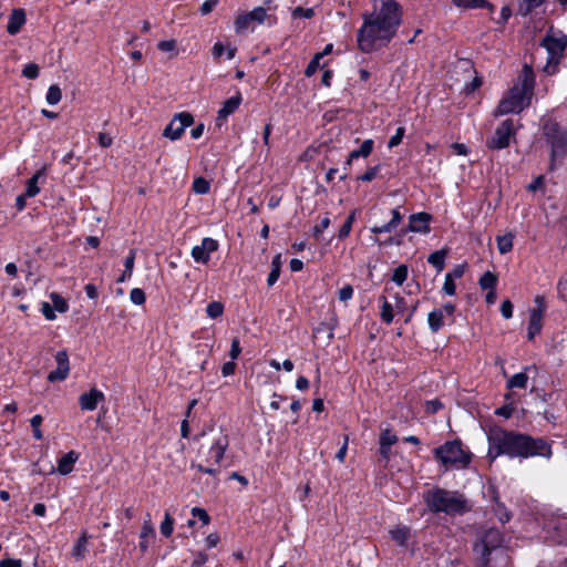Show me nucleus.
Returning a JSON list of instances; mask_svg holds the SVG:
<instances>
[{
    "label": "nucleus",
    "mask_w": 567,
    "mask_h": 567,
    "mask_svg": "<svg viewBox=\"0 0 567 567\" xmlns=\"http://www.w3.org/2000/svg\"><path fill=\"white\" fill-rule=\"evenodd\" d=\"M371 10L362 14L357 32L358 49L363 53L386 48L402 22V8L396 0H370Z\"/></svg>",
    "instance_id": "1"
},
{
    "label": "nucleus",
    "mask_w": 567,
    "mask_h": 567,
    "mask_svg": "<svg viewBox=\"0 0 567 567\" xmlns=\"http://www.w3.org/2000/svg\"><path fill=\"white\" fill-rule=\"evenodd\" d=\"M488 455L494 460L499 455L512 458H528L533 456L551 457L550 445L540 437L506 431L499 426L488 430Z\"/></svg>",
    "instance_id": "2"
},
{
    "label": "nucleus",
    "mask_w": 567,
    "mask_h": 567,
    "mask_svg": "<svg viewBox=\"0 0 567 567\" xmlns=\"http://www.w3.org/2000/svg\"><path fill=\"white\" fill-rule=\"evenodd\" d=\"M535 75L530 65L524 64L520 74L508 93L501 100L495 115L519 113L530 103L534 94Z\"/></svg>",
    "instance_id": "3"
},
{
    "label": "nucleus",
    "mask_w": 567,
    "mask_h": 567,
    "mask_svg": "<svg viewBox=\"0 0 567 567\" xmlns=\"http://www.w3.org/2000/svg\"><path fill=\"white\" fill-rule=\"evenodd\" d=\"M228 445V436L219 433L207 450H199L197 460L190 463V467L199 473L216 477L219 474V465Z\"/></svg>",
    "instance_id": "4"
},
{
    "label": "nucleus",
    "mask_w": 567,
    "mask_h": 567,
    "mask_svg": "<svg viewBox=\"0 0 567 567\" xmlns=\"http://www.w3.org/2000/svg\"><path fill=\"white\" fill-rule=\"evenodd\" d=\"M427 507L433 512H443L447 515L461 514L466 511V503L462 495L445 489L430 491L424 495Z\"/></svg>",
    "instance_id": "5"
},
{
    "label": "nucleus",
    "mask_w": 567,
    "mask_h": 567,
    "mask_svg": "<svg viewBox=\"0 0 567 567\" xmlns=\"http://www.w3.org/2000/svg\"><path fill=\"white\" fill-rule=\"evenodd\" d=\"M435 458L447 470H463L468 466L472 453L464 449L461 441H449L434 450Z\"/></svg>",
    "instance_id": "6"
},
{
    "label": "nucleus",
    "mask_w": 567,
    "mask_h": 567,
    "mask_svg": "<svg viewBox=\"0 0 567 567\" xmlns=\"http://www.w3.org/2000/svg\"><path fill=\"white\" fill-rule=\"evenodd\" d=\"M542 45L548 53L544 71L549 75H554L558 72V64L564 58V52L567 47V35L561 31L550 29L543 39Z\"/></svg>",
    "instance_id": "7"
},
{
    "label": "nucleus",
    "mask_w": 567,
    "mask_h": 567,
    "mask_svg": "<svg viewBox=\"0 0 567 567\" xmlns=\"http://www.w3.org/2000/svg\"><path fill=\"white\" fill-rule=\"evenodd\" d=\"M267 23L272 25L276 23V17L268 13L264 7H256L251 11H244L237 14L234 28L237 34L252 32L257 25Z\"/></svg>",
    "instance_id": "8"
},
{
    "label": "nucleus",
    "mask_w": 567,
    "mask_h": 567,
    "mask_svg": "<svg viewBox=\"0 0 567 567\" xmlns=\"http://www.w3.org/2000/svg\"><path fill=\"white\" fill-rule=\"evenodd\" d=\"M503 543V536L498 529L491 528L484 533L480 542L474 545L475 553L480 556L482 564L488 561V555L492 549L499 547Z\"/></svg>",
    "instance_id": "9"
},
{
    "label": "nucleus",
    "mask_w": 567,
    "mask_h": 567,
    "mask_svg": "<svg viewBox=\"0 0 567 567\" xmlns=\"http://www.w3.org/2000/svg\"><path fill=\"white\" fill-rule=\"evenodd\" d=\"M514 133V122L512 120H505L496 127L494 134L487 140V146L493 150L505 148L509 145Z\"/></svg>",
    "instance_id": "10"
},
{
    "label": "nucleus",
    "mask_w": 567,
    "mask_h": 567,
    "mask_svg": "<svg viewBox=\"0 0 567 567\" xmlns=\"http://www.w3.org/2000/svg\"><path fill=\"white\" fill-rule=\"evenodd\" d=\"M194 122L189 113L183 112L174 116L171 123L165 127L163 135L172 141L181 138L185 130Z\"/></svg>",
    "instance_id": "11"
},
{
    "label": "nucleus",
    "mask_w": 567,
    "mask_h": 567,
    "mask_svg": "<svg viewBox=\"0 0 567 567\" xmlns=\"http://www.w3.org/2000/svg\"><path fill=\"white\" fill-rule=\"evenodd\" d=\"M535 307L529 310V322L527 328V337L533 340L536 334L542 330L543 316L546 309L545 299L542 296H536L534 299Z\"/></svg>",
    "instance_id": "12"
},
{
    "label": "nucleus",
    "mask_w": 567,
    "mask_h": 567,
    "mask_svg": "<svg viewBox=\"0 0 567 567\" xmlns=\"http://www.w3.org/2000/svg\"><path fill=\"white\" fill-rule=\"evenodd\" d=\"M219 245L216 239L205 237L199 245L192 249V257L196 262L206 265L210 260V255L218 249Z\"/></svg>",
    "instance_id": "13"
},
{
    "label": "nucleus",
    "mask_w": 567,
    "mask_h": 567,
    "mask_svg": "<svg viewBox=\"0 0 567 567\" xmlns=\"http://www.w3.org/2000/svg\"><path fill=\"white\" fill-rule=\"evenodd\" d=\"M56 369L48 374L50 382L63 381L70 373V361L66 350L58 351L55 354Z\"/></svg>",
    "instance_id": "14"
},
{
    "label": "nucleus",
    "mask_w": 567,
    "mask_h": 567,
    "mask_svg": "<svg viewBox=\"0 0 567 567\" xmlns=\"http://www.w3.org/2000/svg\"><path fill=\"white\" fill-rule=\"evenodd\" d=\"M105 395L96 388H92L89 392L82 393L79 398V404L83 411H94L97 405L103 402Z\"/></svg>",
    "instance_id": "15"
},
{
    "label": "nucleus",
    "mask_w": 567,
    "mask_h": 567,
    "mask_svg": "<svg viewBox=\"0 0 567 567\" xmlns=\"http://www.w3.org/2000/svg\"><path fill=\"white\" fill-rule=\"evenodd\" d=\"M243 99L240 93H237L236 95L229 97L226 100L223 104V106L219 109L217 117H216V124L218 126L224 125L227 117L231 115L240 105Z\"/></svg>",
    "instance_id": "16"
},
{
    "label": "nucleus",
    "mask_w": 567,
    "mask_h": 567,
    "mask_svg": "<svg viewBox=\"0 0 567 567\" xmlns=\"http://www.w3.org/2000/svg\"><path fill=\"white\" fill-rule=\"evenodd\" d=\"M432 216L427 213L413 214L409 218V230L412 233H430V221Z\"/></svg>",
    "instance_id": "17"
},
{
    "label": "nucleus",
    "mask_w": 567,
    "mask_h": 567,
    "mask_svg": "<svg viewBox=\"0 0 567 567\" xmlns=\"http://www.w3.org/2000/svg\"><path fill=\"white\" fill-rule=\"evenodd\" d=\"M27 21L25 12L23 9H13L7 24V31L9 34H17Z\"/></svg>",
    "instance_id": "18"
},
{
    "label": "nucleus",
    "mask_w": 567,
    "mask_h": 567,
    "mask_svg": "<svg viewBox=\"0 0 567 567\" xmlns=\"http://www.w3.org/2000/svg\"><path fill=\"white\" fill-rule=\"evenodd\" d=\"M79 453L75 451L68 452L58 461L56 471L61 475L70 474L73 471L74 465L79 460Z\"/></svg>",
    "instance_id": "19"
},
{
    "label": "nucleus",
    "mask_w": 567,
    "mask_h": 567,
    "mask_svg": "<svg viewBox=\"0 0 567 567\" xmlns=\"http://www.w3.org/2000/svg\"><path fill=\"white\" fill-rule=\"evenodd\" d=\"M90 538H91V535H89L87 532L84 530L81 533V536L79 537V539L76 540V543L74 544V546L72 548V556L76 560H82L85 558V556L87 554V544H89Z\"/></svg>",
    "instance_id": "20"
},
{
    "label": "nucleus",
    "mask_w": 567,
    "mask_h": 567,
    "mask_svg": "<svg viewBox=\"0 0 567 567\" xmlns=\"http://www.w3.org/2000/svg\"><path fill=\"white\" fill-rule=\"evenodd\" d=\"M45 176V167L39 169L28 182L25 187V196L32 198L40 193L39 182Z\"/></svg>",
    "instance_id": "21"
},
{
    "label": "nucleus",
    "mask_w": 567,
    "mask_h": 567,
    "mask_svg": "<svg viewBox=\"0 0 567 567\" xmlns=\"http://www.w3.org/2000/svg\"><path fill=\"white\" fill-rule=\"evenodd\" d=\"M390 536L391 538L399 545V546H406L408 540L411 537V529L405 525H398L390 529Z\"/></svg>",
    "instance_id": "22"
},
{
    "label": "nucleus",
    "mask_w": 567,
    "mask_h": 567,
    "mask_svg": "<svg viewBox=\"0 0 567 567\" xmlns=\"http://www.w3.org/2000/svg\"><path fill=\"white\" fill-rule=\"evenodd\" d=\"M373 150V141L372 140H365L360 148L353 150L349 153V157L347 161V165H350L353 159H357L359 157H368Z\"/></svg>",
    "instance_id": "23"
},
{
    "label": "nucleus",
    "mask_w": 567,
    "mask_h": 567,
    "mask_svg": "<svg viewBox=\"0 0 567 567\" xmlns=\"http://www.w3.org/2000/svg\"><path fill=\"white\" fill-rule=\"evenodd\" d=\"M445 317L443 315V311H439L437 309H434L431 311L427 316V323L429 328L432 332H437L442 329L444 326Z\"/></svg>",
    "instance_id": "24"
},
{
    "label": "nucleus",
    "mask_w": 567,
    "mask_h": 567,
    "mask_svg": "<svg viewBox=\"0 0 567 567\" xmlns=\"http://www.w3.org/2000/svg\"><path fill=\"white\" fill-rule=\"evenodd\" d=\"M155 536V532L153 526L150 522H145L141 529V542H140V549L144 553L148 548L150 539H153Z\"/></svg>",
    "instance_id": "25"
},
{
    "label": "nucleus",
    "mask_w": 567,
    "mask_h": 567,
    "mask_svg": "<svg viewBox=\"0 0 567 567\" xmlns=\"http://www.w3.org/2000/svg\"><path fill=\"white\" fill-rule=\"evenodd\" d=\"M446 255L447 251L445 249L436 250L429 256L427 262L432 265L437 272H441L445 266Z\"/></svg>",
    "instance_id": "26"
},
{
    "label": "nucleus",
    "mask_w": 567,
    "mask_h": 567,
    "mask_svg": "<svg viewBox=\"0 0 567 567\" xmlns=\"http://www.w3.org/2000/svg\"><path fill=\"white\" fill-rule=\"evenodd\" d=\"M514 235L512 233L497 236V249L502 255L509 252L513 249Z\"/></svg>",
    "instance_id": "27"
},
{
    "label": "nucleus",
    "mask_w": 567,
    "mask_h": 567,
    "mask_svg": "<svg viewBox=\"0 0 567 567\" xmlns=\"http://www.w3.org/2000/svg\"><path fill=\"white\" fill-rule=\"evenodd\" d=\"M280 269H281V255L278 254L274 257L271 261V271L268 275L267 284L268 286H272L276 284L280 276Z\"/></svg>",
    "instance_id": "28"
},
{
    "label": "nucleus",
    "mask_w": 567,
    "mask_h": 567,
    "mask_svg": "<svg viewBox=\"0 0 567 567\" xmlns=\"http://www.w3.org/2000/svg\"><path fill=\"white\" fill-rule=\"evenodd\" d=\"M478 284L483 290H493L496 288V285H497V276L491 271H486L480 278Z\"/></svg>",
    "instance_id": "29"
},
{
    "label": "nucleus",
    "mask_w": 567,
    "mask_h": 567,
    "mask_svg": "<svg viewBox=\"0 0 567 567\" xmlns=\"http://www.w3.org/2000/svg\"><path fill=\"white\" fill-rule=\"evenodd\" d=\"M528 382V375L525 372H519L514 374L508 381H507V388L508 389H525L527 386Z\"/></svg>",
    "instance_id": "30"
},
{
    "label": "nucleus",
    "mask_w": 567,
    "mask_h": 567,
    "mask_svg": "<svg viewBox=\"0 0 567 567\" xmlns=\"http://www.w3.org/2000/svg\"><path fill=\"white\" fill-rule=\"evenodd\" d=\"M224 53H226L228 60H231L235 56L236 49L234 47L225 48L220 42L215 43L213 47L214 58L219 59L220 56H223Z\"/></svg>",
    "instance_id": "31"
},
{
    "label": "nucleus",
    "mask_w": 567,
    "mask_h": 567,
    "mask_svg": "<svg viewBox=\"0 0 567 567\" xmlns=\"http://www.w3.org/2000/svg\"><path fill=\"white\" fill-rule=\"evenodd\" d=\"M456 7L473 9V8H483L488 7L492 9L493 7L485 0H452Z\"/></svg>",
    "instance_id": "32"
},
{
    "label": "nucleus",
    "mask_w": 567,
    "mask_h": 567,
    "mask_svg": "<svg viewBox=\"0 0 567 567\" xmlns=\"http://www.w3.org/2000/svg\"><path fill=\"white\" fill-rule=\"evenodd\" d=\"M549 138L554 151H559L567 147V132H560L557 130L556 134Z\"/></svg>",
    "instance_id": "33"
},
{
    "label": "nucleus",
    "mask_w": 567,
    "mask_h": 567,
    "mask_svg": "<svg viewBox=\"0 0 567 567\" xmlns=\"http://www.w3.org/2000/svg\"><path fill=\"white\" fill-rule=\"evenodd\" d=\"M394 311V307L386 299H383L380 311L382 321L390 324L393 321Z\"/></svg>",
    "instance_id": "34"
},
{
    "label": "nucleus",
    "mask_w": 567,
    "mask_h": 567,
    "mask_svg": "<svg viewBox=\"0 0 567 567\" xmlns=\"http://www.w3.org/2000/svg\"><path fill=\"white\" fill-rule=\"evenodd\" d=\"M192 189L195 194L205 195L210 189V183L204 177H196L193 182Z\"/></svg>",
    "instance_id": "35"
},
{
    "label": "nucleus",
    "mask_w": 567,
    "mask_h": 567,
    "mask_svg": "<svg viewBox=\"0 0 567 567\" xmlns=\"http://www.w3.org/2000/svg\"><path fill=\"white\" fill-rule=\"evenodd\" d=\"M546 0H522L519 3V13L523 16L529 14L534 9L542 6Z\"/></svg>",
    "instance_id": "36"
},
{
    "label": "nucleus",
    "mask_w": 567,
    "mask_h": 567,
    "mask_svg": "<svg viewBox=\"0 0 567 567\" xmlns=\"http://www.w3.org/2000/svg\"><path fill=\"white\" fill-rule=\"evenodd\" d=\"M62 99V92L61 89L58 85H51L48 89L45 100L48 104L55 105L58 104Z\"/></svg>",
    "instance_id": "37"
},
{
    "label": "nucleus",
    "mask_w": 567,
    "mask_h": 567,
    "mask_svg": "<svg viewBox=\"0 0 567 567\" xmlns=\"http://www.w3.org/2000/svg\"><path fill=\"white\" fill-rule=\"evenodd\" d=\"M206 313L212 319L219 318L224 313V305L219 301H213L207 305Z\"/></svg>",
    "instance_id": "38"
},
{
    "label": "nucleus",
    "mask_w": 567,
    "mask_h": 567,
    "mask_svg": "<svg viewBox=\"0 0 567 567\" xmlns=\"http://www.w3.org/2000/svg\"><path fill=\"white\" fill-rule=\"evenodd\" d=\"M50 298H51L52 307L54 308V310H56L59 312H65L68 310V308H69L68 302L59 293L52 292L50 295Z\"/></svg>",
    "instance_id": "39"
},
{
    "label": "nucleus",
    "mask_w": 567,
    "mask_h": 567,
    "mask_svg": "<svg viewBox=\"0 0 567 567\" xmlns=\"http://www.w3.org/2000/svg\"><path fill=\"white\" fill-rule=\"evenodd\" d=\"M354 219H355V210H353L348 216V218L346 219L344 224L340 228L339 235H338L340 239H343V238L349 236V234H350V231L352 229V225H353Z\"/></svg>",
    "instance_id": "40"
},
{
    "label": "nucleus",
    "mask_w": 567,
    "mask_h": 567,
    "mask_svg": "<svg viewBox=\"0 0 567 567\" xmlns=\"http://www.w3.org/2000/svg\"><path fill=\"white\" fill-rule=\"evenodd\" d=\"M408 278V268L406 266L404 265H401L399 266L398 268L394 269L393 271V275H392V280L401 286L403 285V282L406 280Z\"/></svg>",
    "instance_id": "41"
},
{
    "label": "nucleus",
    "mask_w": 567,
    "mask_h": 567,
    "mask_svg": "<svg viewBox=\"0 0 567 567\" xmlns=\"http://www.w3.org/2000/svg\"><path fill=\"white\" fill-rule=\"evenodd\" d=\"M174 529V519L168 513L165 514L164 520L161 524V533L165 537H169Z\"/></svg>",
    "instance_id": "42"
},
{
    "label": "nucleus",
    "mask_w": 567,
    "mask_h": 567,
    "mask_svg": "<svg viewBox=\"0 0 567 567\" xmlns=\"http://www.w3.org/2000/svg\"><path fill=\"white\" fill-rule=\"evenodd\" d=\"M323 58V53H317L312 60L309 62L306 71H305V74L306 76H312L317 70L319 69L320 66V60Z\"/></svg>",
    "instance_id": "43"
},
{
    "label": "nucleus",
    "mask_w": 567,
    "mask_h": 567,
    "mask_svg": "<svg viewBox=\"0 0 567 567\" xmlns=\"http://www.w3.org/2000/svg\"><path fill=\"white\" fill-rule=\"evenodd\" d=\"M176 47H177V42L173 39L161 41L157 44V48L159 51L172 53V55L177 54Z\"/></svg>",
    "instance_id": "44"
},
{
    "label": "nucleus",
    "mask_w": 567,
    "mask_h": 567,
    "mask_svg": "<svg viewBox=\"0 0 567 567\" xmlns=\"http://www.w3.org/2000/svg\"><path fill=\"white\" fill-rule=\"evenodd\" d=\"M42 421L43 419L40 414L32 416V419L30 420L31 426L33 429V436L37 440H42L43 437L42 431L40 430Z\"/></svg>",
    "instance_id": "45"
},
{
    "label": "nucleus",
    "mask_w": 567,
    "mask_h": 567,
    "mask_svg": "<svg viewBox=\"0 0 567 567\" xmlns=\"http://www.w3.org/2000/svg\"><path fill=\"white\" fill-rule=\"evenodd\" d=\"M398 441V437L390 430H384L380 435V445L392 446Z\"/></svg>",
    "instance_id": "46"
},
{
    "label": "nucleus",
    "mask_w": 567,
    "mask_h": 567,
    "mask_svg": "<svg viewBox=\"0 0 567 567\" xmlns=\"http://www.w3.org/2000/svg\"><path fill=\"white\" fill-rule=\"evenodd\" d=\"M291 14H292L293 19H298V18L310 19L313 17L315 11L312 8L297 7L292 10Z\"/></svg>",
    "instance_id": "47"
},
{
    "label": "nucleus",
    "mask_w": 567,
    "mask_h": 567,
    "mask_svg": "<svg viewBox=\"0 0 567 567\" xmlns=\"http://www.w3.org/2000/svg\"><path fill=\"white\" fill-rule=\"evenodd\" d=\"M442 291L447 296H454L456 293L455 279L451 278L449 275H445Z\"/></svg>",
    "instance_id": "48"
},
{
    "label": "nucleus",
    "mask_w": 567,
    "mask_h": 567,
    "mask_svg": "<svg viewBox=\"0 0 567 567\" xmlns=\"http://www.w3.org/2000/svg\"><path fill=\"white\" fill-rule=\"evenodd\" d=\"M555 528L558 532L557 538L555 539L556 542L560 543L567 539V518L559 519Z\"/></svg>",
    "instance_id": "49"
},
{
    "label": "nucleus",
    "mask_w": 567,
    "mask_h": 567,
    "mask_svg": "<svg viewBox=\"0 0 567 567\" xmlns=\"http://www.w3.org/2000/svg\"><path fill=\"white\" fill-rule=\"evenodd\" d=\"M130 299L134 305H143L145 302V293L140 288H134L130 292Z\"/></svg>",
    "instance_id": "50"
},
{
    "label": "nucleus",
    "mask_w": 567,
    "mask_h": 567,
    "mask_svg": "<svg viewBox=\"0 0 567 567\" xmlns=\"http://www.w3.org/2000/svg\"><path fill=\"white\" fill-rule=\"evenodd\" d=\"M23 76L28 79H35L39 75V66L35 63H28L22 70Z\"/></svg>",
    "instance_id": "51"
},
{
    "label": "nucleus",
    "mask_w": 567,
    "mask_h": 567,
    "mask_svg": "<svg viewBox=\"0 0 567 567\" xmlns=\"http://www.w3.org/2000/svg\"><path fill=\"white\" fill-rule=\"evenodd\" d=\"M380 172V166H373L367 169V172L358 177L362 182L373 181Z\"/></svg>",
    "instance_id": "52"
},
{
    "label": "nucleus",
    "mask_w": 567,
    "mask_h": 567,
    "mask_svg": "<svg viewBox=\"0 0 567 567\" xmlns=\"http://www.w3.org/2000/svg\"><path fill=\"white\" fill-rule=\"evenodd\" d=\"M404 133V127H398L395 134L390 138L388 146L390 148L398 146L402 142Z\"/></svg>",
    "instance_id": "53"
},
{
    "label": "nucleus",
    "mask_w": 567,
    "mask_h": 567,
    "mask_svg": "<svg viewBox=\"0 0 567 567\" xmlns=\"http://www.w3.org/2000/svg\"><path fill=\"white\" fill-rule=\"evenodd\" d=\"M192 515L194 517H197L204 525H208L210 522L209 515L207 512L200 507H194L192 508Z\"/></svg>",
    "instance_id": "54"
},
{
    "label": "nucleus",
    "mask_w": 567,
    "mask_h": 567,
    "mask_svg": "<svg viewBox=\"0 0 567 567\" xmlns=\"http://www.w3.org/2000/svg\"><path fill=\"white\" fill-rule=\"evenodd\" d=\"M352 296H353V288H352V286H350V285H346V286H343V287H342L341 289H339V291H338L339 300H340V301H343V302H346V301L350 300V299L352 298Z\"/></svg>",
    "instance_id": "55"
},
{
    "label": "nucleus",
    "mask_w": 567,
    "mask_h": 567,
    "mask_svg": "<svg viewBox=\"0 0 567 567\" xmlns=\"http://www.w3.org/2000/svg\"><path fill=\"white\" fill-rule=\"evenodd\" d=\"M41 311H42V315L48 320H54L56 318L55 310L49 302H42Z\"/></svg>",
    "instance_id": "56"
},
{
    "label": "nucleus",
    "mask_w": 567,
    "mask_h": 567,
    "mask_svg": "<svg viewBox=\"0 0 567 567\" xmlns=\"http://www.w3.org/2000/svg\"><path fill=\"white\" fill-rule=\"evenodd\" d=\"M466 264L456 265L450 272L446 275L451 276L453 279H460L466 271Z\"/></svg>",
    "instance_id": "57"
},
{
    "label": "nucleus",
    "mask_w": 567,
    "mask_h": 567,
    "mask_svg": "<svg viewBox=\"0 0 567 567\" xmlns=\"http://www.w3.org/2000/svg\"><path fill=\"white\" fill-rule=\"evenodd\" d=\"M241 352V347L238 338H234L231 341V347L229 351V355L231 360H236Z\"/></svg>",
    "instance_id": "58"
},
{
    "label": "nucleus",
    "mask_w": 567,
    "mask_h": 567,
    "mask_svg": "<svg viewBox=\"0 0 567 567\" xmlns=\"http://www.w3.org/2000/svg\"><path fill=\"white\" fill-rule=\"evenodd\" d=\"M502 316L506 319L512 318L513 316V305L509 300H504L501 305Z\"/></svg>",
    "instance_id": "59"
},
{
    "label": "nucleus",
    "mask_w": 567,
    "mask_h": 567,
    "mask_svg": "<svg viewBox=\"0 0 567 567\" xmlns=\"http://www.w3.org/2000/svg\"><path fill=\"white\" fill-rule=\"evenodd\" d=\"M218 3V0H206L202 6H200V13L203 16H206L208 14L209 12H212L214 10V8L217 6Z\"/></svg>",
    "instance_id": "60"
},
{
    "label": "nucleus",
    "mask_w": 567,
    "mask_h": 567,
    "mask_svg": "<svg viewBox=\"0 0 567 567\" xmlns=\"http://www.w3.org/2000/svg\"><path fill=\"white\" fill-rule=\"evenodd\" d=\"M330 225V218L329 217H323L320 223L318 225L315 226L313 228V234L316 236H319L322 231H324Z\"/></svg>",
    "instance_id": "61"
},
{
    "label": "nucleus",
    "mask_w": 567,
    "mask_h": 567,
    "mask_svg": "<svg viewBox=\"0 0 567 567\" xmlns=\"http://www.w3.org/2000/svg\"><path fill=\"white\" fill-rule=\"evenodd\" d=\"M395 229L394 225L391 224V221L382 225V226H374L371 228V231L373 234H384V233H391Z\"/></svg>",
    "instance_id": "62"
},
{
    "label": "nucleus",
    "mask_w": 567,
    "mask_h": 567,
    "mask_svg": "<svg viewBox=\"0 0 567 567\" xmlns=\"http://www.w3.org/2000/svg\"><path fill=\"white\" fill-rule=\"evenodd\" d=\"M134 262H135V250H130L128 256L125 258L124 267L127 269V272H133L134 269Z\"/></svg>",
    "instance_id": "63"
},
{
    "label": "nucleus",
    "mask_w": 567,
    "mask_h": 567,
    "mask_svg": "<svg viewBox=\"0 0 567 567\" xmlns=\"http://www.w3.org/2000/svg\"><path fill=\"white\" fill-rule=\"evenodd\" d=\"M0 567H22V561L16 558H4L0 560Z\"/></svg>",
    "instance_id": "64"
}]
</instances>
